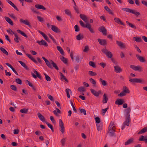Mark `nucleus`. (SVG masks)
I'll use <instances>...</instances> for the list:
<instances>
[{"mask_svg": "<svg viewBox=\"0 0 147 147\" xmlns=\"http://www.w3.org/2000/svg\"><path fill=\"white\" fill-rule=\"evenodd\" d=\"M131 110V108L129 107H128L127 109V111L126 113V120L123 123V124L127 126H129V123H130V113Z\"/></svg>", "mask_w": 147, "mask_h": 147, "instance_id": "f257e3e1", "label": "nucleus"}, {"mask_svg": "<svg viewBox=\"0 0 147 147\" xmlns=\"http://www.w3.org/2000/svg\"><path fill=\"white\" fill-rule=\"evenodd\" d=\"M50 62L48 60L47 61L45 62L46 65L49 68H51V69H53V67L51 65V64L53 67L57 70H58L59 69L56 63H55L52 60H50Z\"/></svg>", "mask_w": 147, "mask_h": 147, "instance_id": "f03ea898", "label": "nucleus"}, {"mask_svg": "<svg viewBox=\"0 0 147 147\" xmlns=\"http://www.w3.org/2000/svg\"><path fill=\"white\" fill-rule=\"evenodd\" d=\"M102 52L104 54H105L109 58H111L113 57V55L112 53L110 51L108 50H105L102 49Z\"/></svg>", "mask_w": 147, "mask_h": 147, "instance_id": "7ed1b4c3", "label": "nucleus"}, {"mask_svg": "<svg viewBox=\"0 0 147 147\" xmlns=\"http://www.w3.org/2000/svg\"><path fill=\"white\" fill-rule=\"evenodd\" d=\"M129 81L133 83H142L144 82L143 80L138 78H133L129 80Z\"/></svg>", "mask_w": 147, "mask_h": 147, "instance_id": "20e7f679", "label": "nucleus"}, {"mask_svg": "<svg viewBox=\"0 0 147 147\" xmlns=\"http://www.w3.org/2000/svg\"><path fill=\"white\" fill-rule=\"evenodd\" d=\"M59 121V126L61 127L60 131L62 134H63L64 133L65 131L64 123L62 120L60 119Z\"/></svg>", "mask_w": 147, "mask_h": 147, "instance_id": "39448f33", "label": "nucleus"}, {"mask_svg": "<svg viewBox=\"0 0 147 147\" xmlns=\"http://www.w3.org/2000/svg\"><path fill=\"white\" fill-rule=\"evenodd\" d=\"M98 30L100 32H102L104 35H106L107 34V30L103 26L99 27L98 28Z\"/></svg>", "mask_w": 147, "mask_h": 147, "instance_id": "423d86ee", "label": "nucleus"}, {"mask_svg": "<svg viewBox=\"0 0 147 147\" xmlns=\"http://www.w3.org/2000/svg\"><path fill=\"white\" fill-rule=\"evenodd\" d=\"M130 67L134 70L136 71H140L142 69V67L140 66H136L132 65L130 66Z\"/></svg>", "mask_w": 147, "mask_h": 147, "instance_id": "0eeeda50", "label": "nucleus"}, {"mask_svg": "<svg viewBox=\"0 0 147 147\" xmlns=\"http://www.w3.org/2000/svg\"><path fill=\"white\" fill-rule=\"evenodd\" d=\"M17 32L18 33V30H17L16 31H14L13 34L15 37L14 38V40L15 42H18V36Z\"/></svg>", "mask_w": 147, "mask_h": 147, "instance_id": "6e6552de", "label": "nucleus"}, {"mask_svg": "<svg viewBox=\"0 0 147 147\" xmlns=\"http://www.w3.org/2000/svg\"><path fill=\"white\" fill-rule=\"evenodd\" d=\"M36 43H38V44L40 45H44L46 47L48 46V44L43 39H42L40 41H37Z\"/></svg>", "mask_w": 147, "mask_h": 147, "instance_id": "1a4fd4ad", "label": "nucleus"}, {"mask_svg": "<svg viewBox=\"0 0 147 147\" xmlns=\"http://www.w3.org/2000/svg\"><path fill=\"white\" fill-rule=\"evenodd\" d=\"M124 100L123 99H117L115 102V104L118 105H120L125 102Z\"/></svg>", "mask_w": 147, "mask_h": 147, "instance_id": "9d476101", "label": "nucleus"}, {"mask_svg": "<svg viewBox=\"0 0 147 147\" xmlns=\"http://www.w3.org/2000/svg\"><path fill=\"white\" fill-rule=\"evenodd\" d=\"M90 90L92 93L96 96H99L100 94L101 93V91H99L98 92H97L96 91L92 88Z\"/></svg>", "mask_w": 147, "mask_h": 147, "instance_id": "9b49d317", "label": "nucleus"}, {"mask_svg": "<svg viewBox=\"0 0 147 147\" xmlns=\"http://www.w3.org/2000/svg\"><path fill=\"white\" fill-rule=\"evenodd\" d=\"M20 22L21 23H23L28 26L30 28H31V27L30 22L27 20H23V19H21L20 20Z\"/></svg>", "mask_w": 147, "mask_h": 147, "instance_id": "f8f14e48", "label": "nucleus"}, {"mask_svg": "<svg viewBox=\"0 0 147 147\" xmlns=\"http://www.w3.org/2000/svg\"><path fill=\"white\" fill-rule=\"evenodd\" d=\"M98 41L99 44L101 45H105L107 43V40L105 39H101L100 38H98Z\"/></svg>", "mask_w": 147, "mask_h": 147, "instance_id": "ddd939ff", "label": "nucleus"}, {"mask_svg": "<svg viewBox=\"0 0 147 147\" xmlns=\"http://www.w3.org/2000/svg\"><path fill=\"white\" fill-rule=\"evenodd\" d=\"M51 30L56 33H60V30L58 28L54 25H51Z\"/></svg>", "mask_w": 147, "mask_h": 147, "instance_id": "4468645a", "label": "nucleus"}, {"mask_svg": "<svg viewBox=\"0 0 147 147\" xmlns=\"http://www.w3.org/2000/svg\"><path fill=\"white\" fill-rule=\"evenodd\" d=\"M137 59L138 60L141 62L144 63L146 61V60L145 58L139 55H136Z\"/></svg>", "mask_w": 147, "mask_h": 147, "instance_id": "2eb2a0df", "label": "nucleus"}, {"mask_svg": "<svg viewBox=\"0 0 147 147\" xmlns=\"http://www.w3.org/2000/svg\"><path fill=\"white\" fill-rule=\"evenodd\" d=\"M40 120L43 122H45L46 119L40 113H38L37 114Z\"/></svg>", "mask_w": 147, "mask_h": 147, "instance_id": "dca6fc26", "label": "nucleus"}, {"mask_svg": "<svg viewBox=\"0 0 147 147\" xmlns=\"http://www.w3.org/2000/svg\"><path fill=\"white\" fill-rule=\"evenodd\" d=\"M114 71L116 73H120L122 70L120 67L118 65H116L114 67Z\"/></svg>", "mask_w": 147, "mask_h": 147, "instance_id": "f3484780", "label": "nucleus"}, {"mask_svg": "<svg viewBox=\"0 0 147 147\" xmlns=\"http://www.w3.org/2000/svg\"><path fill=\"white\" fill-rule=\"evenodd\" d=\"M134 138H133L129 139L125 142V145L126 146L133 143L134 142Z\"/></svg>", "mask_w": 147, "mask_h": 147, "instance_id": "a211bd4d", "label": "nucleus"}, {"mask_svg": "<svg viewBox=\"0 0 147 147\" xmlns=\"http://www.w3.org/2000/svg\"><path fill=\"white\" fill-rule=\"evenodd\" d=\"M115 21L119 24L125 26V24L122 22L121 20L118 18H115L114 19Z\"/></svg>", "mask_w": 147, "mask_h": 147, "instance_id": "6ab92c4d", "label": "nucleus"}, {"mask_svg": "<svg viewBox=\"0 0 147 147\" xmlns=\"http://www.w3.org/2000/svg\"><path fill=\"white\" fill-rule=\"evenodd\" d=\"M115 128H113L112 129H108V131L110 135L111 136H115V133L114 132L115 131Z\"/></svg>", "mask_w": 147, "mask_h": 147, "instance_id": "aec40b11", "label": "nucleus"}, {"mask_svg": "<svg viewBox=\"0 0 147 147\" xmlns=\"http://www.w3.org/2000/svg\"><path fill=\"white\" fill-rule=\"evenodd\" d=\"M26 55L32 61L34 62L35 63L37 64L38 62L30 54L26 53Z\"/></svg>", "mask_w": 147, "mask_h": 147, "instance_id": "412c9836", "label": "nucleus"}, {"mask_svg": "<svg viewBox=\"0 0 147 147\" xmlns=\"http://www.w3.org/2000/svg\"><path fill=\"white\" fill-rule=\"evenodd\" d=\"M86 28H87L90 31V32L92 33H93L94 32L93 30L91 28V26L89 23H86Z\"/></svg>", "mask_w": 147, "mask_h": 147, "instance_id": "4be33fe9", "label": "nucleus"}, {"mask_svg": "<svg viewBox=\"0 0 147 147\" xmlns=\"http://www.w3.org/2000/svg\"><path fill=\"white\" fill-rule=\"evenodd\" d=\"M35 7L37 9L46 10V8L43 5L40 4H36L35 5Z\"/></svg>", "mask_w": 147, "mask_h": 147, "instance_id": "5701e85b", "label": "nucleus"}, {"mask_svg": "<svg viewBox=\"0 0 147 147\" xmlns=\"http://www.w3.org/2000/svg\"><path fill=\"white\" fill-rule=\"evenodd\" d=\"M147 131V127H144L138 133V134L140 135Z\"/></svg>", "mask_w": 147, "mask_h": 147, "instance_id": "b1692460", "label": "nucleus"}, {"mask_svg": "<svg viewBox=\"0 0 147 147\" xmlns=\"http://www.w3.org/2000/svg\"><path fill=\"white\" fill-rule=\"evenodd\" d=\"M76 38L78 40H80L84 38V36L83 34H79L78 35L76 36Z\"/></svg>", "mask_w": 147, "mask_h": 147, "instance_id": "393cba45", "label": "nucleus"}, {"mask_svg": "<svg viewBox=\"0 0 147 147\" xmlns=\"http://www.w3.org/2000/svg\"><path fill=\"white\" fill-rule=\"evenodd\" d=\"M104 9L107 11L109 13L113 15H114L113 12L107 6H105L104 7Z\"/></svg>", "mask_w": 147, "mask_h": 147, "instance_id": "a878e982", "label": "nucleus"}, {"mask_svg": "<svg viewBox=\"0 0 147 147\" xmlns=\"http://www.w3.org/2000/svg\"><path fill=\"white\" fill-rule=\"evenodd\" d=\"M5 19L6 20L11 26L13 25V23L11 20L10 19L9 17L5 16Z\"/></svg>", "mask_w": 147, "mask_h": 147, "instance_id": "bb28decb", "label": "nucleus"}, {"mask_svg": "<svg viewBox=\"0 0 147 147\" xmlns=\"http://www.w3.org/2000/svg\"><path fill=\"white\" fill-rule=\"evenodd\" d=\"M108 100V98L106 94H104L102 100V102L104 104L107 103Z\"/></svg>", "mask_w": 147, "mask_h": 147, "instance_id": "cd10ccee", "label": "nucleus"}, {"mask_svg": "<svg viewBox=\"0 0 147 147\" xmlns=\"http://www.w3.org/2000/svg\"><path fill=\"white\" fill-rule=\"evenodd\" d=\"M19 63H20L21 65L25 68V69L28 70H29V68L24 63L21 61H19Z\"/></svg>", "mask_w": 147, "mask_h": 147, "instance_id": "c85d7f7f", "label": "nucleus"}, {"mask_svg": "<svg viewBox=\"0 0 147 147\" xmlns=\"http://www.w3.org/2000/svg\"><path fill=\"white\" fill-rule=\"evenodd\" d=\"M116 42L117 45L120 47L122 48H124L125 47V46L123 44V43L121 41H119L117 40H116Z\"/></svg>", "mask_w": 147, "mask_h": 147, "instance_id": "c756f323", "label": "nucleus"}, {"mask_svg": "<svg viewBox=\"0 0 147 147\" xmlns=\"http://www.w3.org/2000/svg\"><path fill=\"white\" fill-rule=\"evenodd\" d=\"M59 57L61 61H62L64 63L66 64L67 63L68 61L66 58L61 55Z\"/></svg>", "mask_w": 147, "mask_h": 147, "instance_id": "7c9ffc66", "label": "nucleus"}, {"mask_svg": "<svg viewBox=\"0 0 147 147\" xmlns=\"http://www.w3.org/2000/svg\"><path fill=\"white\" fill-rule=\"evenodd\" d=\"M97 129L98 131L102 129L103 125L102 123H99L96 124Z\"/></svg>", "mask_w": 147, "mask_h": 147, "instance_id": "2f4dec72", "label": "nucleus"}, {"mask_svg": "<svg viewBox=\"0 0 147 147\" xmlns=\"http://www.w3.org/2000/svg\"><path fill=\"white\" fill-rule=\"evenodd\" d=\"M122 10L126 12L130 13H134L133 10L128 8H123Z\"/></svg>", "mask_w": 147, "mask_h": 147, "instance_id": "473e14b6", "label": "nucleus"}, {"mask_svg": "<svg viewBox=\"0 0 147 147\" xmlns=\"http://www.w3.org/2000/svg\"><path fill=\"white\" fill-rule=\"evenodd\" d=\"M57 48L62 55H64V52L60 46H57Z\"/></svg>", "mask_w": 147, "mask_h": 147, "instance_id": "72a5a7b5", "label": "nucleus"}, {"mask_svg": "<svg viewBox=\"0 0 147 147\" xmlns=\"http://www.w3.org/2000/svg\"><path fill=\"white\" fill-rule=\"evenodd\" d=\"M45 123L47 125L48 127L51 129L52 132H54V130L53 126L51 124L49 123L47 121H45Z\"/></svg>", "mask_w": 147, "mask_h": 147, "instance_id": "f704fd0d", "label": "nucleus"}, {"mask_svg": "<svg viewBox=\"0 0 147 147\" xmlns=\"http://www.w3.org/2000/svg\"><path fill=\"white\" fill-rule=\"evenodd\" d=\"M123 91L125 94L126 93H129L130 92L129 90L125 86H123Z\"/></svg>", "mask_w": 147, "mask_h": 147, "instance_id": "c9c22d12", "label": "nucleus"}, {"mask_svg": "<svg viewBox=\"0 0 147 147\" xmlns=\"http://www.w3.org/2000/svg\"><path fill=\"white\" fill-rule=\"evenodd\" d=\"M60 74L61 76V80L63 81V80H65V81L67 82H68V80L65 77V76L63 75V74H62L61 72H60Z\"/></svg>", "mask_w": 147, "mask_h": 147, "instance_id": "e433bc0d", "label": "nucleus"}, {"mask_svg": "<svg viewBox=\"0 0 147 147\" xmlns=\"http://www.w3.org/2000/svg\"><path fill=\"white\" fill-rule=\"evenodd\" d=\"M126 23L127 25H128L129 26V27L132 28H133L134 29L136 28V27L135 25H134L132 23L129 22L128 21H127L126 22Z\"/></svg>", "mask_w": 147, "mask_h": 147, "instance_id": "4c0bfd02", "label": "nucleus"}, {"mask_svg": "<svg viewBox=\"0 0 147 147\" xmlns=\"http://www.w3.org/2000/svg\"><path fill=\"white\" fill-rule=\"evenodd\" d=\"M65 92L67 94V97L68 98H69L70 97L69 92H70L71 94V91L69 88H67L65 90Z\"/></svg>", "mask_w": 147, "mask_h": 147, "instance_id": "58836bf2", "label": "nucleus"}, {"mask_svg": "<svg viewBox=\"0 0 147 147\" xmlns=\"http://www.w3.org/2000/svg\"><path fill=\"white\" fill-rule=\"evenodd\" d=\"M146 138H147V136H141L138 139V140L139 141H144L145 142Z\"/></svg>", "mask_w": 147, "mask_h": 147, "instance_id": "ea45409f", "label": "nucleus"}, {"mask_svg": "<svg viewBox=\"0 0 147 147\" xmlns=\"http://www.w3.org/2000/svg\"><path fill=\"white\" fill-rule=\"evenodd\" d=\"M55 109L56 110H56H54L53 111V112L55 115L58 116V114L57 113L61 114V111L58 108H56Z\"/></svg>", "mask_w": 147, "mask_h": 147, "instance_id": "a19ab883", "label": "nucleus"}, {"mask_svg": "<svg viewBox=\"0 0 147 147\" xmlns=\"http://www.w3.org/2000/svg\"><path fill=\"white\" fill-rule=\"evenodd\" d=\"M80 17L84 21H86L87 18L85 15L83 14H80Z\"/></svg>", "mask_w": 147, "mask_h": 147, "instance_id": "79ce46f5", "label": "nucleus"}, {"mask_svg": "<svg viewBox=\"0 0 147 147\" xmlns=\"http://www.w3.org/2000/svg\"><path fill=\"white\" fill-rule=\"evenodd\" d=\"M0 49L1 51L4 54H5L6 55H8V52L7 51L3 48V47H1L0 48Z\"/></svg>", "mask_w": 147, "mask_h": 147, "instance_id": "37998d69", "label": "nucleus"}, {"mask_svg": "<svg viewBox=\"0 0 147 147\" xmlns=\"http://www.w3.org/2000/svg\"><path fill=\"white\" fill-rule=\"evenodd\" d=\"M113 128H115L114 123V122L111 121L110 124V125L109 127V129H112Z\"/></svg>", "mask_w": 147, "mask_h": 147, "instance_id": "c03bdc74", "label": "nucleus"}, {"mask_svg": "<svg viewBox=\"0 0 147 147\" xmlns=\"http://www.w3.org/2000/svg\"><path fill=\"white\" fill-rule=\"evenodd\" d=\"M34 72L36 75V77H38L41 80H42L43 79L42 77L39 74L37 71L35 70L34 71Z\"/></svg>", "mask_w": 147, "mask_h": 147, "instance_id": "a18cd8bd", "label": "nucleus"}, {"mask_svg": "<svg viewBox=\"0 0 147 147\" xmlns=\"http://www.w3.org/2000/svg\"><path fill=\"white\" fill-rule=\"evenodd\" d=\"M99 81L101 83L102 85L105 86L107 85V82L104 80H103L102 79L100 78L99 79Z\"/></svg>", "mask_w": 147, "mask_h": 147, "instance_id": "49530a36", "label": "nucleus"}, {"mask_svg": "<svg viewBox=\"0 0 147 147\" xmlns=\"http://www.w3.org/2000/svg\"><path fill=\"white\" fill-rule=\"evenodd\" d=\"M134 38H135V41H136L137 42H141L142 41V40L140 37H134Z\"/></svg>", "mask_w": 147, "mask_h": 147, "instance_id": "de8ad7c7", "label": "nucleus"}, {"mask_svg": "<svg viewBox=\"0 0 147 147\" xmlns=\"http://www.w3.org/2000/svg\"><path fill=\"white\" fill-rule=\"evenodd\" d=\"M88 74L92 76H95L97 75L96 73L94 72L91 71H88Z\"/></svg>", "mask_w": 147, "mask_h": 147, "instance_id": "09e8293b", "label": "nucleus"}, {"mask_svg": "<svg viewBox=\"0 0 147 147\" xmlns=\"http://www.w3.org/2000/svg\"><path fill=\"white\" fill-rule=\"evenodd\" d=\"M28 109H26L25 108H23V109H20V112L23 113H27L28 111Z\"/></svg>", "mask_w": 147, "mask_h": 147, "instance_id": "8fccbe9b", "label": "nucleus"}, {"mask_svg": "<svg viewBox=\"0 0 147 147\" xmlns=\"http://www.w3.org/2000/svg\"><path fill=\"white\" fill-rule=\"evenodd\" d=\"M78 90L80 92H84L85 91V88L83 87H80L78 88Z\"/></svg>", "mask_w": 147, "mask_h": 147, "instance_id": "3c124183", "label": "nucleus"}, {"mask_svg": "<svg viewBox=\"0 0 147 147\" xmlns=\"http://www.w3.org/2000/svg\"><path fill=\"white\" fill-rule=\"evenodd\" d=\"M19 33H20L23 36H24L26 38H28V36L26 35V34L23 32L21 31L20 30H19Z\"/></svg>", "mask_w": 147, "mask_h": 147, "instance_id": "603ef678", "label": "nucleus"}, {"mask_svg": "<svg viewBox=\"0 0 147 147\" xmlns=\"http://www.w3.org/2000/svg\"><path fill=\"white\" fill-rule=\"evenodd\" d=\"M38 20L41 22H43L44 21V19L41 16H37Z\"/></svg>", "mask_w": 147, "mask_h": 147, "instance_id": "864d4df0", "label": "nucleus"}, {"mask_svg": "<svg viewBox=\"0 0 147 147\" xmlns=\"http://www.w3.org/2000/svg\"><path fill=\"white\" fill-rule=\"evenodd\" d=\"M44 75L45 76V79L48 82L51 81V79L49 76H48L46 73H44Z\"/></svg>", "mask_w": 147, "mask_h": 147, "instance_id": "5fc2aeb1", "label": "nucleus"}, {"mask_svg": "<svg viewBox=\"0 0 147 147\" xmlns=\"http://www.w3.org/2000/svg\"><path fill=\"white\" fill-rule=\"evenodd\" d=\"M89 65L93 67L94 68H95L96 67L95 64L93 62L90 61L89 62Z\"/></svg>", "mask_w": 147, "mask_h": 147, "instance_id": "6e6d98bb", "label": "nucleus"}, {"mask_svg": "<svg viewBox=\"0 0 147 147\" xmlns=\"http://www.w3.org/2000/svg\"><path fill=\"white\" fill-rule=\"evenodd\" d=\"M30 9L33 12L37 14L39 13V12L36 9L34 8V7H31Z\"/></svg>", "mask_w": 147, "mask_h": 147, "instance_id": "4d7b16f0", "label": "nucleus"}, {"mask_svg": "<svg viewBox=\"0 0 147 147\" xmlns=\"http://www.w3.org/2000/svg\"><path fill=\"white\" fill-rule=\"evenodd\" d=\"M10 87L12 90L15 91H17V88L14 85H11L10 86Z\"/></svg>", "mask_w": 147, "mask_h": 147, "instance_id": "13d9d810", "label": "nucleus"}, {"mask_svg": "<svg viewBox=\"0 0 147 147\" xmlns=\"http://www.w3.org/2000/svg\"><path fill=\"white\" fill-rule=\"evenodd\" d=\"M66 141V138H63L61 140V144L63 146H64L65 144V142Z\"/></svg>", "mask_w": 147, "mask_h": 147, "instance_id": "bf43d9fd", "label": "nucleus"}, {"mask_svg": "<svg viewBox=\"0 0 147 147\" xmlns=\"http://www.w3.org/2000/svg\"><path fill=\"white\" fill-rule=\"evenodd\" d=\"M65 13L69 16H71V13L70 11L68 9H66L65 10Z\"/></svg>", "mask_w": 147, "mask_h": 147, "instance_id": "052dcab7", "label": "nucleus"}, {"mask_svg": "<svg viewBox=\"0 0 147 147\" xmlns=\"http://www.w3.org/2000/svg\"><path fill=\"white\" fill-rule=\"evenodd\" d=\"M108 109L109 107H107L105 109H102V112L103 115H105V113L107 112Z\"/></svg>", "mask_w": 147, "mask_h": 147, "instance_id": "680f3d73", "label": "nucleus"}, {"mask_svg": "<svg viewBox=\"0 0 147 147\" xmlns=\"http://www.w3.org/2000/svg\"><path fill=\"white\" fill-rule=\"evenodd\" d=\"M96 123H97L98 124L100 123V119L98 117H96L95 118Z\"/></svg>", "mask_w": 147, "mask_h": 147, "instance_id": "e2e57ef3", "label": "nucleus"}, {"mask_svg": "<svg viewBox=\"0 0 147 147\" xmlns=\"http://www.w3.org/2000/svg\"><path fill=\"white\" fill-rule=\"evenodd\" d=\"M80 113H83L84 115H86V111L84 109H81L80 110Z\"/></svg>", "mask_w": 147, "mask_h": 147, "instance_id": "0e129e2a", "label": "nucleus"}, {"mask_svg": "<svg viewBox=\"0 0 147 147\" xmlns=\"http://www.w3.org/2000/svg\"><path fill=\"white\" fill-rule=\"evenodd\" d=\"M49 36L50 38H51L52 40H53V42L55 43V44H56L57 43L56 42L55 40L53 38V36L52 35H51L50 34H49Z\"/></svg>", "mask_w": 147, "mask_h": 147, "instance_id": "69168bd1", "label": "nucleus"}, {"mask_svg": "<svg viewBox=\"0 0 147 147\" xmlns=\"http://www.w3.org/2000/svg\"><path fill=\"white\" fill-rule=\"evenodd\" d=\"M48 98L51 101H54V99L53 98V97L51 96V95L50 94H47V95Z\"/></svg>", "mask_w": 147, "mask_h": 147, "instance_id": "338daca9", "label": "nucleus"}, {"mask_svg": "<svg viewBox=\"0 0 147 147\" xmlns=\"http://www.w3.org/2000/svg\"><path fill=\"white\" fill-rule=\"evenodd\" d=\"M74 29L75 30V31L76 32H79L80 30V28L77 25H76L75 26Z\"/></svg>", "mask_w": 147, "mask_h": 147, "instance_id": "774afa93", "label": "nucleus"}]
</instances>
